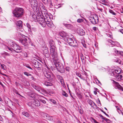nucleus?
<instances>
[{
	"label": "nucleus",
	"instance_id": "1",
	"mask_svg": "<svg viewBox=\"0 0 123 123\" xmlns=\"http://www.w3.org/2000/svg\"><path fill=\"white\" fill-rule=\"evenodd\" d=\"M30 17L32 20L38 22L43 27L45 26V22L47 20L46 19L44 20V16L38 15L36 16L35 14L33 13L30 15Z\"/></svg>",
	"mask_w": 123,
	"mask_h": 123
},
{
	"label": "nucleus",
	"instance_id": "2",
	"mask_svg": "<svg viewBox=\"0 0 123 123\" xmlns=\"http://www.w3.org/2000/svg\"><path fill=\"white\" fill-rule=\"evenodd\" d=\"M53 62L57 71L61 73H63L65 69L63 65L58 60L54 59Z\"/></svg>",
	"mask_w": 123,
	"mask_h": 123
},
{
	"label": "nucleus",
	"instance_id": "3",
	"mask_svg": "<svg viewBox=\"0 0 123 123\" xmlns=\"http://www.w3.org/2000/svg\"><path fill=\"white\" fill-rule=\"evenodd\" d=\"M23 38L20 39V42L24 46L27 45H31L33 46V43L31 42L30 40L27 36L23 35L22 36Z\"/></svg>",
	"mask_w": 123,
	"mask_h": 123
},
{
	"label": "nucleus",
	"instance_id": "4",
	"mask_svg": "<svg viewBox=\"0 0 123 123\" xmlns=\"http://www.w3.org/2000/svg\"><path fill=\"white\" fill-rule=\"evenodd\" d=\"M24 12V11L23 8L17 7L14 10L13 14L15 17L19 18L22 17Z\"/></svg>",
	"mask_w": 123,
	"mask_h": 123
},
{
	"label": "nucleus",
	"instance_id": "5",
	"mask_svg": "<svg viewBox=\"0 0 123 123\" xmlns=\"http://www.w3.org/2000/svg\"><path fill=\"white\" fill-rule=\"evenodd\" d=\"M43 72L45 76L51 81H54L55 78L54 75L49 73L47 70L45 68H44L43 70Z\"/></svg>",
	"mask_w": 123,
	"mask_h": 123
},
{
	"label": "nucleus",
	"instance_id": "6",
	"mask_svg": "<svg viewBox=\"0 0 123 123\" xmlns=\"http://www.w3.org/2000/svg\"><path fill=\"white\" fill-rule=\"evenodd\" d=\"M30 4L34 11L37 12L39 10L38 2L37 0H30Z\"/></svg>",
	"mask_w": 123,
	"mask_h": 123
},
{
	"label": "nucleus",
	"instance_id": "7",
	"mask_svg": "<svg viewBox=\"0 0 123 123\" xmlns=\"http://www.w3.org/2000/svg\"><path fill=\"white\" fill-rule=\"evenodd\" d=\"M67 40L68 43L71 46L74 47L77 45V41L74 39L68 37L67 38Z\"/></svg>",
	"mask_w": 123,
	"mask_h": 123
},
{
	"label": "nucleus",
	"instance_id": "8",
	"mask_svg": "<svg viewBox=\"0 0 123 123\" xmlns=\"http://www.w3.org/2000/svg\"><path fill=\"white\" fill-rule=\"evenodd\" d=\"M11 47H12L13 50L17 52H20L22 51L21 48L16 44H12L11 45Z\"/></svg>",
	"mask_w": 123,
	"mask_h": 123
},
{
	"label": "nucleus",
	"instance_id": "9",
	"mask_svg": "<svg viewBox=\"0 0 123 123\" xmlns=\"http://www.w3.org/2000/svg\"><path fill=\"white\" fill-rule=\"evenodd\" d=\"M89 20L92 23L96 24L98 22V17L96 16H94L92 17H90Z\"/></svg>",
	"mask_w": 123,
	"mask_h": 123
},
{
	"label": "nucleus",
	"instance_id": "10",
	"mask_svg": "<svg viewBox=\"0 0 123 123\" xmlns=\"http://www.w3.org/2000/svg\"><path fill=\"white\" fill-rule=\"evenodd\" d=\"M32 63L35 68H38L39 70H41V68L42 67L41 64L37 61L35 59H34L32 61Z\"/></svg>",
	"mask_w": 123,
	"mask_h": 123
},
{
	"label": "nucleus",
	"instance_id": "11",
	"mask_svg": "<svg viewBox=\"0 0 123 123\" xmlns=\"http://www.w3.org/2000/svg\"><path fill=\"white\" fill-rule=\"evenodd\" d=\"M42 50L43 54L45 57L47 58H49L50 55L48 48L46 47H43L42 48Z\"/></svg>",
	"mask_w": 123,
	"mask_h": 123
},
{
	"label": "nucleus",
	"instance_id": "12",
	"mask_svg": "<svg viewBox=\"0 0 123 123\" xmlns=\"http://www.w3.org/2000/svg\"><path fill=\"white\" fill-rule=\"evenodd\" d=\"M50 54L53 57V61L54 59L58 60L57 57V53L55 49H50Z\"/></svg>",
	"mask_w": 123,
	"mask_h": 123
},
{
	"label": "nucleus",
	"instance_id": "13",
	"mask_svg": "<svg viewBox=\"0 0 123 123\" xmlns=\"http://www.w3.org/2000/svg\"><path fill=\"white\" fill-rule=\"evenodd\" d=\"M113 81L116 89L123 91V87L117 82L113 80Z\"/></svg>",
	"mask_w": 123,
	"mask_h": 123
},
{
	"label": "nucleus",
	"instance_id": "14",
	"mask_svg": "<svg viewBox=\"0 0 123 123\" xmlns=\"http://www.w3.org/2000/svg\"><path fill=\"white\" fill-rule=\"evenodd\" d=\"M59 34L64 39H65V40L66 39V38L67 39V38H68V35L66 32H65L64 31H62L59 32Z\"/></svg>",
	"mask_w": 123,
	"mask_h": 123
},
{
	"label": "nucleus",
	"instance_id": "15",
	"mask_svg": "<svg viewBox=\"0 0 123 123\" xmlns=\"http://www.w3.org/2000/svg\"><path fill=\"white\" fill-rule=\"evenodd\" d=\"M77 33L80 36H83L85 35V32L82 29L78 28L77 29Z\"/></svg>",
	"mask_w": 123,
	"mask_h": 123
},
{
	"label": "nucleus",
	"instance_id": "16",
	"mask_svg": "<svg viewBox=\"0 0 123 123\" xmlns=\"http://www.w3.org/2000/svg\"><path fill=\"white\" fill-rule=\"evenodd\" d=\"M27 94L29 96L28 97L31 99H33L36 97V95L35 93H28Z\"/></svg>",
	"mask_w": 123,
	"mask_h": 123
},
{
	"label": "nucleus",
	"instance_id": "17",
	"mask_svg": "<svg viewBox=\"0 0 123 123\" xmlns=\"http://www.w3.org/2000/svg\"><path fill=\"white\" fill-rule=\"evenodd\" d=\"M50 49H55L54 43L53 40H51L49 42Z\"/></svg>",
	"mask_w": 123,
	"mask_h": 123
},
{
	"label": "nucleus",
	"instance_id": "18",
	"mask_svg": "<svg viewBox=\"0 0 123 123\" xmlns=\"http://www.w3.org/2000/svg\"><path fill=\"white\" fill-rule=\"evenodd\" d=\"M35 87L34 88L35 90H36L37 91L40 92H46L45 90L43 89H41L40 88H39L37 86H35Z\"/></svg>",
	"mask_w": 123,
	"mask_h": 123
},
{
	"label": "nucleus",
	"instance_id": "19",
	"mask_svg": "<svg viewBox=\"0 0 123 123\" xmlns=\"http://www.w3.org/2000/svg\"><path fill=\"white\" fill-rule=\"evenodd\" d=\"M33 104L35 106L38 107L40 105V102L37 99H36L33 102Z\"/></svg>",
	"mask_w": 123,
	"mask_h": 123
},
{
	"label": "nucleus",
	"instance_id": "20",
	"mask_svg": "<svg viewBox=\"0 0 123 123\" xmlns=\"http://www.w3.org/2000/svg\"><path fill=\"white\" fill-rule=\"evenodd\" d=\"M43 2L46 4H49L52 5L51 0H42Z\"/></svg>",
	"mask_w": 123,
	"mask_h": 123
},
{
	"label": "nucleus",
	"instance_id": "21",
	"mask_svg": "<svg viewBox=\"0 0 123 123\" xmlns=\"http://www.w3.org/2000/svg\"><path fill=\"white\" fill-rule=\"evenodd\" d=\"M16 25L19 28H21L22 26V21L21 20L18 21L16 23Z\"/></svg>",
	"mask_w": 123,
	"mask_h": 123
},
{
	"label": "nucleus",
	"instance_id": "22",
	"mask_svg": "<svg viewBox=\"0 0 123 123\" xmlns=\"http://www.w3.org/2000/svg\"><path fill=\"white\" fill-rule=\"evenodd\" d=\"M39 7L41 10L45 9L44 5L42 3H39Z\"/></svg>",
	"mask_w": 123,
	"mask_h": 123
},
{
	"label": "nucleus",
	"instance_id": "23",
	"mask_svg": "<svg viewBox=\"0 0 123 123\" xmlns=\"http://www.w3.org/2000/svg\"><path fill=\"white\" fill-rule=\"evenodd\" d=\"M47 20V21H45V26H46V25L49 27H51V23L50 22V20Z\"/></svg>",
	"mask_w": 123,
	"mask_h": 123
},
{
	"label": "nucleus",
	"instance_id": "24",
	"mask_svg": "<svg viewBox=\"0 0 123 123\" xmlns=\"http://www.w3.org/2000/svg\"><path fill=\"white\" fill-rule=\"evenodd\" d=\"M42 13L43 14L42 16H44L47 14V12L46 10L45 9L42 10Z\"/></svg>",
	"mask_w": 123,
	"mask_h": 123
},
{
	"label": "nucleus",
	"instance_id": "25",
	"mask_svg": "<svg viewBox=\"0 0 123 123\" xmlns=\"http://www.w3.org/2000/svg\"><path fill=\"white\" fill-rule=\"evenodd\" d=\"M22 114L27 117H28L30 116L29 114L27 112L23 111L22 112Z\"/></svg>",
	"mask_w": 123,
	"mask_h": 123
},
{
	"label": "nucleus",
	"instance_id": "26",
	"mask_svg": "<svg viewBox=\"0 0 123 123\" xmlns=\"http://www.w3.org/2000/svg\"><path fill=\"white\" fill-rule=\"evenodd\" d=\"M43 18L44 20H45V19H46L47 20H51L48 14L44 16V18Z\"/></svg>",
	"mask_w": 123,
	"mask_h": 123
},
{
	"label": "nucleus",
	"instance_id": "27",
	"mask_svg": "<svg viewBox=\"0 0 123 123\" xmlns=\"http://www.w3.org/2000/svg\"><path fill=\"white\" fill-rule=\"evenodd\" d=\"M120 77V74H117L116 75V80L117 81H120L121 80Z\"/></svg>",
	"mask_w": 123,
	"mask_h": 123
},
{
	"label": "nucleus",
	"instance_id": "28",
	"mask_svg": "<svg viewBox=\"0 0 123 123\" xmlns=\"http://www.w3.org/2000/svg\"><path fill=\"white\" fill-rule=\"evenodd\" d=\"M64 25L65 26L69 29H71L73 27L71 25L69 24H65Z\"/></svg>",
	"mask_w": 123,
	"mask_h": 123
},
{
	"label": "nucleus",
	"instance_id": "29",
	"mask_svg": "<svg viewBox=\"0 0 123 123\" xmlns=\"http://www.w3.org/2000/svg\"><path fill=\"white\" fill-rule=\"evenodd\" d=\"M4 99L5 103L7 104V103H8L10 100L8 98L6 97H4Z\"/></svg>",
	"mask_w": 123,
	"mask_h": 123
},
{
	"label": "nucleus",
	"instance_id": "30",
	"mask_svg": "<svg viewBox=\"0 0 123 123\" xmlns=\"http://www.w3.org/2000/svg\"><path fill=\"white\" fill-rule=\"evenodd\" d=\"M45 85L47 86L52 85V83L46 81L45 82Z\"/></svg>",
	"mask_w": 123,
	"mask_h": 123
},
{
	"label": "nucleus",
	"instance_id": "31",
	"mask_svg": "<svg viewBox=\"0 0 123 123\" xmlns=\"http://www.w3.org/2000/svg\"><path fill=\"white\" fill-rule=\"evenodd\" d=\"M80 56L81 58V60H82V62H85V61L84 60V56L83 54L81 53L80 54Z\"/></svg>",
	"mask_w": 123,
	"mask_h": 123
},
{
	"label": "nucleus",
	"instance_id": "32",
	"mask_svg": "<svg viewBox=\"0 0 123 123\" xmlns=\"http://www.w3.org/2000/svg\"><path fill=\"white\" fill-rule=\"evenodd\" d=\"M28 28V30L29 31H31V27L30 25L28 23L26 24Z\"/></svg>",
	"mask_w": 123,
	"mask_h": 123
},
{
	"label": "nucleus",
	"instance_id": "33",
	"mask_svg": "<svg viewBox=\"0 0 123 123\" xmlns=\"http://www.w3.org/2000/svg\"><path fill=\"white\" fill-rule=\"evenodd\" d=\"M87 102L91 106H92V105L93 103H94L92 100L89 99L88 100Z\"/></svg>",
	"mask_w": 123,
	"mask_h": 123
},
{
	"label": "nucleus",
	"instance_id": "34",
	"mask_svg": "<svg viewBox=\"0 0 123 123\" xmlns=\"http://www.w3.org/2000/svg\"><path fill=\"white\" fill-rule=\"evenodd\" d=\"M7 104L8 106H11L13 105L12 102L11 100L8 102V103H7Z\"/></svg>",
	"mask_w": 123,
	"mask_h": 123
},
{
	"label": "nucleus",
	"instance_id": "35",
	"mask_svg": "<svg viewBox=\"0 0 123 123\" xmlns=\"http://www.w3.org/2000/svg\"><path fill=\"white\" fill-rule=\"evenodd\" d=\"M114 61L117 63H120V60L118 58H115L114 59Z\"/></svg>",
	"mask_w": 123,
	"mask_h": 123
},
{
	"label": "nucleus",
	"instance_id": "36",
	"mask_svg": "<svg viewBox=\"0 0 123 123\" xmlns=\"http://www.w3.org/2000/svg\"><path fill=\"white\" fill-rule=\"evenodd\" d=\"M49 101L51 102L54 104H56V102L55 101V100H54V99H49Z\"/></svg>",
	"mask_w": 123,
	"mask_h": 123
},
{
	"label": "nucleus",
	"instance_id": "37",
	"mask_svg": "<svg viewBox=\"0 0 123 123\" xmlns=\"http://www.w3.org/2000/svg\"><path fill=\"white\" fill-rule=\"evenodd\" d=\"M42 115L46 119L47 118L48 115L46 113H43L42 114Z\"/></svg>",
	"mask_w": 123,
	"mask_h": 123
},
{
	"label": "nucleus",
	"instance_id": "38",
	"mask_svg": "<svg viewBox=\"0 0 123 123\" xmlns=\"http://www.w3.org/2000/svg\"><path fill=\"white\" fill-rule=\"evenodd\" d=\"M24 73L25 75L28 76H32V75L31 74L27 72H24Z\"/></svg>",
	"mask_w": 123,
	"mask_h": 123
},
{
	"label": "nucleus",
	"instance_id": "39",
	"mask_svg": "<svg viewBox=\"0 0 123 123\" xmlns=\"http://www.w3.org/2000/svg\"><path fill=\"white\" fill-rule=\"evenodd\" d=\"M46 119L50 121L53 120V119L52 117L49 116L48 115Z\"/></svg>",
	"mask_w": 123,
	"mask_h": 123
},
{
	"label": "nucleus",
	"instance_id": "40",
	"mask_svg": "<svg viewBox=\"0 0 123 123\" xmlns=\"http://www.w3.org/2000/svg\"><path fill=\"white\" fill-rule=\"evenodd\" d=\"M109 11V12L112 14L113 15H115L116 14V13L112 10L111 9H110Z\"/></svg>",
	"mask_w": 123,
	"mask_h": 123
},
{
	"label": "nucleus",
	"instance_id": "41",
	"mask_svg": "<svg viewBox=\"0 0 123 123\" xmlns=\"http://www.w3.org/2000/svg\"><path fill=\"white\" fill-rule=\"evenodd\" d=\"M104 120H105L107 123H111V121L109 119L106 118H105Z\"/></svg>",
	"mask_w": 123,
	"mask_h": 123
},
{
	"label": "nucleus",
	"instance_id": "42",
	"mask_svg": "<svg viewBox=\"0 0 123 123\" xmlns=\"http://www.w3.org/2000/svg\"><path fill=\"white\" fill-rule=\"evenodd\" d=\"M76 94L80 98H82V96L81 93H76Z\"/></svg>",
	"mask_w": 123,
	"mask_h": 123
},
{
	"label": "nucleus",
	"instance_id": "43",
	"mask_svg": "<svg viewBox=\"0 0 123 123\" xmlns=\"http://www.w3.org/2000/svg\"><path fill=\"white\" fill-rule=\"evenodd\" d=\"M113 51L114 52L115 54H119V51H118L117 50H116L115 49H114L113 50Z\"/></svg>",
	"mask_w": 123,
	"mask_h": 123
},
{
	"label": "nucleus",
	"instance_id": "44",
	"mask_svg": "<svg viewBox=\"0 0 123 123\" xmlns=\"http://www.w3.org/2000/svg\"><path fill=\"white\" fill-rule=\"evenodd\" d=\"M39 100L40 101V102H42L43 103L45 104L46 103V102L45 100L42 99H39Z\"/></svg>",
	"mask_w": 123,
	"mask_h": 123
},
{
	"label": "nucleus",
	"instance_id": "45",
	"mask_svg": "<svg viewBox=\"0 0 123 123\" xmlns=\"http://www.w3.org/2000/svg\"><path fill=\"white\" fill-rule=\"evenodd\" d=\"M120 77L121 80H123V73H121L120 74Z\"/></svg>",
	"mask_w": 123,
	"mask_h": 123
},
{
	"label": "nucleus",
	"instance_id": "46",
	"mask_svg": "<svg viewBox=\"0 0 123 123\" xmlns=\"http://www.w3.org/2000/svg\"><path fill=\"white\" fill-rule=\"evenodd\" d=\"M79 111L80 113L82 114L83 113V111L82 109H79Z\"/></svg>",
	"mask_w": 123,
	"mask_h": 123
},
{
	"label": "nucleus",
	"instance_id": "47",
	"mask_svg": "<svg viewBox=\"0 0 123 123\" xmlns=\"http://www.w3.org/2000/svg\"><path fill=\"white\" fill-rule=\"evenodd\" d=\"M115 72L117 74H120V73L121 72V71L120 70L119 71L118 70H115Z\"/></svg>",
	"mask_w": 123,
	"mask_h": 123
},
{
	"label": "nucleus",
	"instance_id": "48",
	"mask_svg": "<svg viewBox=\"0 0 123 123\" xmlns=\"http://www.w3.org/2000/svg\"><path fill=\"white\" fill-rule=\"evenodd\" d=\"M62 93L63 95L65 97H67L68 96V94L66 93Z\"/></svg>",
	"mask_w": 123,
	"mask_h": 123
},
{
	"label": "nucleus",
	"instance_id": "49",
	"mask_svg": "<svg viewBox=\"0 0 123 123\" xmlns=\"http://www.w3.org/2000/svg\"><path fill=\"white\" fill-rule=\"evenodd\" d=\"M98 29V28L95 27H94L92 28V30L95 31L97 30Z\"/></svg>",
	"mask_w": 123,
	"mask_h": 123
},
{
	"label": "nucleus",
	"instance_id": "50",
	"mask_svg": "<svg viewBox=\"0 0 123 123\" xmlns=\"http://www.w3.org/2000/svg\"><path fill=\"white\" fill-rule=\"evenodd\" d=\"M94 89L95 91H94L93 92H99V90L97 88H94Z\"/></svg>",
	"mask_w": 123,
	"mask_h": 123
},
{
	"label": "nucleus",
	"instance_id": "51",
	"mask_svg": "<svg viewBox=\"0 0 123 123\" xmlns=\"http://www.w3.org/2000/svg\"><path fill=\"white\" fill-rule=\"evenodd\" d=\"M76 75L78 76V77H79L80 78L81 76V75L80 74L79 72H77L76 73Z\"/></svg>",
	"mask_w": 123,
	"mask_h": 123
},
{
	"label": "nucleus",
	"instance_id": "52",
	"mask_svg": "<svg viewBox=\"0 0 123 123\" xmlns=\"http://www.w3.org/2000/svg\"><path fill=\"white\" fill-rule=\"evenodd\" d=\"M99 116L100 117H101L102 119L103 120H104L105 118V117H104L101 114L99 115Z\"/></svg>",
	"mask_w": 123,
	"mask_h": 123
},
{
	"label": "nucleus",
	"instance_id": "53",
	"mask_svg": "<svg viewBox=\"0 0 123 123\" xmlns=\"http://www.w3.org/2000/svg\"><path fill=\"white\" fill-rule=\"evenodd\" d=\"M120 55H121L123 56V52L122 51H119V54Z\"/></svg>",
	"mask_w": 123,
	"mask_h": 123
},
{
	"label": "nucleus",
	"instance_id": "54",
	"mask_svg": "<svg viewBox=\"0 0 123 123\" xmlns=\"http://www.w3.org/2000/svg\"><path fill=\"white\" fill-rule=\"evenodd\" d=\"M4 64H1V67L2 68V69L4 70L5 69V68L4 67Z\"/></svg>",
	"mask_w": 123,
	"mask_h": 123
},
{
	"label": "nucleus",
	"instance_id": "55",
	"mask_svg": "<svg viewBox=\"0 0 123 123\" xmlns=\"http://www.w3.org/2000/svg\"><path fill=\"white\" fill-rule=\"evenodd\" d=\"M77 22L79 23H80L82 21V20L80 19H78L77 20Z\"/></svg>",
	"mask_w": 123,
	"mask_h": 123
},
{
	"label": "nucleus",
	"instance_id": "56",
	"mask_svg": "<svg viewBox=\"0 0 123 123\" xmlns=\"http://www.w3.org/2000/svg\"><path fill=\"white\" fill-rule=\"evenodd\" d=\"M26 67L27 68H28L31 69V70H32V69L31 68L30 66L28 65H26Z\"/></svg>",
	"mask_w": 123,
	"mask_h": 123
},
{
	"label": "nucleus",
	"instance_id": "57",
	"mask_svg": "<svg viewBox=\"0 0 123 123\" xmlns=\"http://www.w3.org/2000/svg\"><path fill=\"white\" fill-rule=\"evenodd\" d=\"M66 70L67 71H69V68L68 67H66Z\"/></svg>",
	"mask_w": 123,
	"mask_h": 123
},
{
	"label": "nucleus",
	"instance_id": "58",
	"mask_svg": "<svg viewBox=\"0 0 123 123\" xmlns=\"http://www.w3.org/2000/svg\"><path fill=\"white\" fill-rule=\"evenodd\" d=\"M108 42L111 43H114V42L111 40H109Z\"/></svg>",
	"mask_w": 123,
	"mask_h": 123
},
{
	"label": "nucleus",
	"instance_id": "59",
	"mask_svg": "<svg viewBox=\"0 0 123 123\" xmlns=\"http://www.w3.org/2000/svg\"><path fill=\"white\" fill-rule=\"evenodd\" d=\"M12 48H8V49L9 50H10V51H12V50H13V49H12V47H11Z\"/></svg>",
	"mask_w": 123,
	"mask_h": 123
},
{
	"label": "nucleus",
	"instance_id": "60",
	"mask_svg": "<svg viewBox=\"0 0 123 123\" xmlns=\"http://www.w3.org/2000/svg\"><path fill=\"white\" fill-rule=\"evenodd\" d=\"M119 30L120 32L123 34V29H122L121 30Z\"/></svg>",
	"mask_w": 123,
	"mask_h": 123
},
{
	"label": "nucleus",
	"instance_id": "61",
	"mask_svg": "<svg viewBox=\"0 0 123 123\" xmlns=\"http://www.w3.org/2000/svg\"><path fill=\"white\" fill-rule=\"evenodd\" d=\"M98 9L100 10V11H101V12H102L103 11V9L102 8H98Z\"/></svg>",
	"mask_w": 123,
	"mask_h": 123
},
{
	"label": "nucleus",
	"instance_id": "62",
	"mask_svg": "<svg viewBox=\"0 0 123 123\" xmlns=\"http://www.w3.org/2000/svg\"><path fill=\"white\" fill-rule=\"evenodd\" d=\"M93 122L94 123H98V122L95 119H93Z\"/></svg>",
	"mask_w": 123,
	"mask_h": 123
},
{
	"label": "nucleus",
	"instance_id": "63",
	"mask_svg": "<svg viewBox=\"0 0 123 123\" xmlns=\"http://www.w3.org/2000/svg\"><path fill=\"white\" fill-rule=\"evenodd\" d=\"M102 2L104 3H106V1L105 0H103L102 1Z\"/></svg>",
	"mask_w": 123,
	"mask_h": 123
},
{
	"label": "nucleus",
	"instance_id": "64",
	"mask_svg": "<svg viewBox=\"0 0 123 123\" xmlns=\"http://www.w3.org/2000/svg\"><path fill=\"white\" fill-rule=\"evenodd\" d=\"M31 79L32 80H33L34 79V77H33V76H32H32H31Z\"/></svg>",
	"mask_w": 123,
	"mask_h": 123
}]
</instances>
